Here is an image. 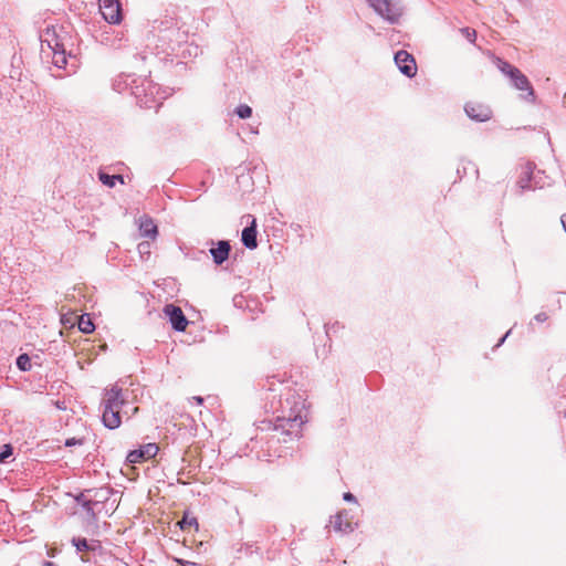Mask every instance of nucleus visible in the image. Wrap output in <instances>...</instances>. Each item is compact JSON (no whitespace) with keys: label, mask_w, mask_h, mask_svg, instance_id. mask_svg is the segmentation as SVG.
<instances>
[{"label":"nucleus","mask_w":566,"mask_h":566,"mask_svg":"<svg viewBox=\"0 0 566 566\" xmlns=\"http://www.w3.org/2000/svg\"><path fill=\"white\" fill-rule=\"evenodd\" d=\"M307 420L305 398L300 394H291L282 402V415L277 416L274 423V431L279 432V441L287 442L289 440L298 439L301 437L302 426Z\"/></svg>","instance_id":"obj_1"},{"label":"nucleus","mask_w":566,"mask_h":566,"mask_svg":"<svg viewBox=\"0 0 566 566\" xmlns=\"http://www.w3.org/2000/svg\"><path fill=\"white\" fill-rule=\"evenodd\" d=\"M103 415L102 420L106 428L116 429L122 423V416L130 417L138 412V407H133L129 413L125 407L128 406L127 396L117 385L105 389L103 399Z\"/></svg>","instance_id":"obj_2"},{"label":"nucleus","mask_w":566,"mask_h":566,"mask_svg":"<svg viewBox=\"0 0 566 566\" xmlns=\"http://www.w3.org/2000/svg\"><path fill=\"white\" fill-rule=\"evenodd\" d=\"M370 7L390 23L398 21L401 15V7L398 0H367Z\"/></svg>","instance_id":"obj_3"},{"label":"nucleus","mask_w":566,"mask_h":566,"mask_svg":"<svg viewBox=\"0 0 566 566\" xmlns=\"http://www.w3.org/2000/svg\"><path fill=\"white\" fill-rule=\"evenodd\" d=\"M99 11L106 22L118 24L122 21V7L118 0H97Z\"/></svg>","instance_id":"obj_4"},{"label":"nucleus","mask_w":566,"mask_h":566,"mask_svg":"<svg viewBox=\"0 0 566 566\" xmlns=\"http://www.w3.org/2000/svg\"><path fill=\"white\" fill-rule=\"evenodd\" d=\"M51 34V30L46 29L44 34L41 35L42 50H44V44L52 51V60L53 64L57 67H64L66 64L65 49L61 42L55 40V43L52 44L49 35Z\"/></svg>","instance_id":"obj_5"},{"label":"nucleus","mask_w":566,"mask_h":566,"mask_svg":"<svg viewBox=\"0 0 566 566\" xmlns=\"http://www.w3.org/2000/svg\"><path fill=\"white\" fill-rule=\"evenodd\" d=\"M395 63L402 74L413 77L417 73V65L413 56L407 51H398L395 54Z\"/></svg>","instance_id":"obj_6"},{"label":"nucleus","mask_w":566,"mask_h":566,"mask_svg":"<svg viewBox=\"0 0 566 566\" xmlns=\"http://www.w3.org/2000/svg\"><path fill=\"white\" fill-rule=\"evenodd\" d=\"M164 313L169 318L174 329L177 332H184L187 328L188 319L180 307L174 304H168L164 307Z\"/></svg>","instance_id":"obj_7"},{"label":"nucleus","mask_w":566,"mask_h":566,"mask_svg":"<svg viewBox=\"0 0 566 566\" xmlns=\"http://www.w3.org/2000/svg\"><path fill=\"white\" fill-rule=\"evenodd\" d=\"M464 111L467 115L476 122H486L492 117V111L488 105L469 102L467 103Z\"/></svg>","instance_id":"obj_8"},{"label":"nucleus","mask_w":566,"mask_h":566,"mask_svg":"<svg viewBox=\"0 0 566 566\" xmlns=\"http://www.w3.org/2000/svg\"><path fill=\"white\" fill-rule=\"evenodd\" d=\"M158 446L156 443H147L139 449L133 450L127 454L129 463H138L144 460H149L158 453Z\"/></svg>","instance_id":"obj_9"},{"label":"nucleus","mask_w":566,"mask_h":566,"mask_svg":"<svg viewBox=\"0 0 566 566\" xmlns=\"http://www.w3.org/2000/svg\"><path fill=\"white\" fill-rule=\"evenodd\" d=\"M511 81L516 90L526 92V94L523 95V98L525 101L531 103L535 101L534 90L528 78L521 71L516 72L515 75L511 78Z\"/></svg>","instance_id":"obj_10"},{"label":"nucleus","mask_w":566,"mask_h":566,"mask_svg":"<svg viewBox=\"0 0 566 566\" xmlns=\"http://www.w3.org/2000/svg\"><path fill=\"white\" fill-rule=\"evenodd\" d=\"M138 229L142 237L156 239L158 234L157 226L155 224L153 218L147 214L139 217L138 219Z\"/></svg>","instance_id":"obj_11"},{"label":"nucleus","mask_w":566,"mask_h":566,"mask_svg":"<svg viewBox=\"0 0 566 566\" xmlns=\"http://www.w3.org/2000/svg\"><path fill=\"white\" fill-rule=\"evenodd\" d=\"M241 240L248 249H255L258 247L255 219L252 220L251 226L243 229Z\"/></svg>","instance_id":"obj_12"},{"label":"nucleus","mask_w":566,"mask_h":566,"mask_svg":"<svg viewBox=\"0 0 566 566\" xmlns=\"http://www.w3.org/2000/svg\"><path fill=\"white\" fill-rule=\"evenodd\" d=\"M229 252L230 244L228 241H219L217 248H212L210 250V253L216 264L223 263L228 259Z\"/></svg>","instance_id":"obj_13"},{"label":"nucleus","mask_w":566,"mask_h":566,"mask_svg":"<svg viewBox=\"0 0 566 566\" xmlns=\"http://www.w3.org/2000/svg\"><path fill=\"white\" fill-rule=\"evenodd\" d=\"M346 512H339L334 520V528L340 532H352L353 526L352 523L346 518Z\"/></svg>","instance_id":"obj_14"},{"label":"nucleus","mask_w":566,"mask_h":566,"mask_svg":"<svg viewBox=\"0 0 566 566\" xmlns=\"http://www.w3.org/2000/svg\"><path fill=\"white\" fill-rule=\"evenodd\" d=\"M98 179L103 185L109 188H113L116 185V181L124 184V178L122 175H108L103 171L98 172Z\"/></svg>","instance_id":"obj_15"},{"label":"nucleus","mask_w":566,"mask_h":566,"mask_svg":"<svg viewBox=\"0 0 566 566\" xmlns=\"http://www.w3.org/2000/svg\"><path fill=\"white\" fill-rule=\"evenodd\" d=\"M495 64L497 69L510 78H512L515 73L520 71L517 67L511 65L509 62L503 61L502 59H496Z\"/></svg>","instance_id":"obj_16"},{"label":"nucleus","mask_w":566,"mask_h":566,"mask_svg":"<svg viewBox=\"0 0 566 566\" xmlns=\"http://www.w3.org/2000/svg\"><path fill=\"white\" fill-rule=\"evenodd\" d=\"M78 329L84 334H90L94 331V324L88 315H82L78 317Z\"/></svg>","instance_id":"obj_17"},{"label":"nucleus","mask_w":566,"mask_h":566,"mask_svg":"<svg viewBox=\"0 0 566 566\" xmlns=\"http://www.w3.org/2000/svg\"><path fill=\"white\" fill-rule=\"evenodd\" d=\"M19 369L27 371L31 369V359L27 354H22L17 358Z\"/></svg>","instance_id":"obj_18"},{"label":"nucleus","mask_w":566,"mask_h":566,"mask_svg":"<svg viewBox=\"0 0 566 566\" xmlns=\"http://www.w3.org/2000/svg\"><path fill=\"white\" fill-rule=\"evenodd\" d=\"M235 114L240 117V118H249L251 117L252 115V108L249 106V105H245V104H242V105H239L235 109Z\"/></svg>","instance_id":"obj_19"},{"label":"nucleus","mask_w":566,"mask_h":566,"mask_svg":"<svg viewBox=\"0 0 566 566\" xmlns=\"http://www.w3.org/2000/svg\"><path fill=\"white\" fill-rule=\"evenodd\" d=\"M72 543L76 547L77 552H83L92 548V546L87 543L85 538H73Z\"/></svg>","instance_id":"obj_20"},{"label":"nucleus","mask_w":566,"mask_h":566,"mask_svg":"<svg viewBox=\"0 0 566 566\" xmlns=\"http://www.w3.org/2000/svg\"><path fill=\"white\" fill-rule=\"evenodd\" d=\"M461 34L471 43H473L476 39V32L473 29L470 28H462L460 30Z\"/></svg>","instance_id":"obj_21"},{"label":"nucleus","mask_w":566,"mask_h":566,"mask_svg":"<svg viewBox=\"0 0 566 566\" xmlns=\"http://www.w3.org/2000/svg\"><path fill=\"white\" fill-rule=\"evenodd\" d=\"M12 455V447L10 444H4L2 451L0 452V463H6L7 459Z\"/></svg>","instance_id":"obj_22"},{"label":"nucleus","mask_w":566,"mask_h":566,"mask_svg":"<svg viewBox=\"0 0 566 566\" xmlns=\"http://www.w3.org/2000/svg\"><path fill=\"white\" fill-rule=\"evenodd\" d=\"M81 444H83L82 439L70 438V439H66V441H65L66 447H74V446H81Z\"/></svg>","instance_id":"obj_23"},{"label":"nucleus","mask_w":566,"mask_h":566,"mask_svg":"<svg viewBox=\"0 0 566 566\" xmlns=\"http://www.w3.org/2000/svg\"><path fill=\"white\" fill-rule=\"evenodd\" d=\"M134 94H135V96H136L137 98H139V103H140V105H142V106L147 107V108L153 107V106L148 103V99H145V101H144L143 98H140L139 91L134 92Z\"/></svg>","instance_id":"obj_24"},{"label":"nucleus","mask_w":566,"mask_h":566,"mask_svg":"<svg viewBox=\"0 0 566 566\" xmlns=\"http://www.w3.org/2000/svg\"><path fill=\"white\" fill-rule=\"evenodd\" d=\"M149 248H150V245H149L148 242H142V243L138 244V251L140 253H146V252L148 253L149 252Z\"/></svg>","instance_id":"obj_25"},{"label":"nucleus","mask_w":566,"mask_h":566,"mask_svg":"<svg viewBox=\"0 0 566 566\" xmlns=\"http://www.w3.org/2000/svg\"><path fill=\"white\" fill-rule=\"evenodd\" d=\"M192 523H196V518L188 520L187 517H184L182 521L179 522L181 528H185L187 525H191Z\"/></svg>","instance_id":"obj_26"},{"label":"nucleus","mask_w":566,"mask_h":566,"mask_svg":"<svg viewBox=\"0 0 566 566\" xmlns=\"http://www.w3.org/2000/svg\"><path fill=\"white\" fill-rule=\"evenodd\" d=\"M49 29L51 30V34L49 35V39L51 40L52 44H54V43H55V40H56L57 42H60V40H59V38H57V35H56V32H55V28H54V27H52V28H49Z\"/></svg>","instance_id":"obj_27"},{"label":"nucleus","mask_w":566,"mask_h":566,"mask_svg":"<svg viewBox=\"0 0 566 566\" xmlns=\"http://www.w3.org/2000/svg\"><path fill=\"white\" fill-rule=\"evenodd\" d=\"M530 174L531 171H527V179L526 180H521L518 184H520V187L522 189H526L528 188V181H530Z\"/></svg>","instance_id":"obj_28"},{"label":"nucleus","mask_w":566,"mask_h":566,"mask_svg":"<svg viewBox=\"0 0 566 566\" xmlns=\"http://www.w3.org/2000/svg\"><path fill=\"white\" fill-rule=\"evenodd\" d=\"M343 499L347 502H356V497L349 492L344 493Z\"/></svg>","instance_id":"obj_29"},{"label":"nucleus","mask_w":566,"mask_h":566,"mask_svg":"<svg viewBox=\"0 0 566 566\" xmlns=\"http://www.w3.org/2000/svg\"><path fill=\"white\" fill-rule=\"evenodd\" d=\"M537 322H545L547 319V315L545 313H539L535 316Z\"/></svg>","instance_id":"obj_30"},{"label":"nucleus","mask_w":566,"mask_h":566,"mask_svg":"<svg viewBox=\"0 0 566 566\" xmlns=\"http://www.w3.org/2000/svg\"><path fill=\"white\" fill-rule=\"evenodd\" d=\"M510 333H511V329L500 339V342L497 343L496 346H501L504 343V340L506 339V337L510 335Z\"/></svg>","instance_id":"obj_31"},{"label":"nucleus","mask_w":566,"mask_h":566,"mask_svg":"<svg viewBox=\"0 0 566 566\" xmlns=\"http://www.w3.org/2000/svg\"><path fill=\"white\" fill-rule=\"evenodd\" d=\"M192 400H195L198 405H201L203 402V399L199 396L192 397Z\"/></svg>","instance_id":"obj_32"},{"label":"nucleus","mask_w":566,"mask_h":566,"mask_svg":"<svg viewBox=\"0 0 566 566\" xmlns=\"http://www.w3.org/2000/svg\"><path fill=\"white\" fill-rule=\"evenodd\" d=\"M90 505H91L90 501L83 502V506L86 507L88 511L91 510Z\"/></svg>","instance_id":"obj_33"},{"label":"nucleus","mask_w":566,"mask_h":566,"mask_svg":"<svg viewBox=\"0 0 566 566\" xmlns=\"http://www.w3.org/2000/svg\"><path fill=\"white\" fill-rule=\"evenodd\" d=\"M184 566H197V564L191 563V562H186V563L184 564Z\"/></svg>","instance_id":"obj_34"},{"label":"nucleus","mask_w":566,"mask_h":566,"mask_svg":"<svg viewBox=\"0 0 566 566\" xmlns=\"http://www.w3.org/2000/svg\"><path fill=\"white\" fill-rule=\"evenodd\" d=\"M43 566H54L52 562H44Z\"/></svg>","instance_id":"obj_35"}]
</instances>
